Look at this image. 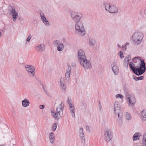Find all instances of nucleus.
Listing matches in <instances>:
<instances>
[{"label": "nucleus", "instance_id": "1", "mask_svg": "<svg viewBox=\"0 0 146 146\" xmlns=\"http://www.w3.org/2000/svg\"><path fill=\"white\" fill-rule=\"evenodd\" d=\"M143 38V35L141 32L136 31L132 35L131 38L133 44L138 46L141 43Z\"/></svg>", "mask_w": 146, "mask_h": 146}, {"label": "nucleus", "instance_id": "2", "mask_svg": "<svg viewBox=\"0 0 146 146\" xmlns=\"http://www.w3.org/2000/svg\"><path fill=\"white\" fill-rule=\"evenodd\" d=\"M64 108V105L61 102L59 106L56 108L55 111H51L52 114L55 119L58 120L61 118L63 116V111Z\"/></svg>", "mask_w": 146, "mask_h": 146}, {"label": "nucleus", "instance_id": "3", "mask_svg": "<svg viewBox=\"0 0 146 146\" xmlns=\"http://www.w3.org/2000/svg\"><path fill=\"white\" fill-rule=\"evenodd\" d=\"M105 10L109 13L116 14L118 12V9L116 5L108 3H104Z\"/></svg>", "mask_w": 146, "mask_h": 146}, {"label": "nucleus", "instance_id": "4", "mask_svg": "<svg viewBox=\"0 0 146 146\" xmlns=\"http://www.w3.org/2000/svg\"><path fill=\"white\" fill-rule=\"evenodd\" d=\"M124 91L128 105L133 106L136 102L134 95H130L129 93V91L127 89H124Z\"/></svg>", "mask_w": 146, "mask_h": 146}, {"label": "nucleus", "instance_id": "5", "mask_svg": "<svg viewBox=\"0 0 146 146\" xmlns=\"http://www.w3.org/2000/svg\"><path fill=\"white\" fill-rule=\"evenodd\" d=\"M75 29V33L81 36L84 35L86 33L83 23L82 21L76 23Z\"/></svg>", "mask_w": 146, "mask_h": 146}, {"label": "nucleus", "instance_id": "6", "mask_svg": "<svg viewBox=\"0 0 146 146\" xmlns=\"http://www.w3.org/2000/svg\"><path fill=\"white\" fill-rule=\"evenodd\" d=\"M137 70L138 76L141 75L144 73L146 70L145 63L143 60H141L140 67L137 68Z\"/></svg>", "mask_w": 146, "mask_h": 146}, {"label": "nucleus", "instance_id": "7", "mask_svg": "<svg viewBox=\"0 0 146 146\" xmlns=\"http://www.w3.org/2000/svg\"><path fill=\"white\" fill-rule=\"evenodd\" d=\"M82 16L83 15L81 13H78L75 12H71V17L76 23L81 22L80 20Z\"/></svg>", "mask_w": 146, "mask_h": 146}, {"label": "nucleus", "instance_id": "8", "mask_svg": "<svg viewBox=\"0 0 146 146\" xmlns=\"http://www.w3.org/2000/svg\"><path fill=\"white\" fill-rule=\"evenodd\" d=\"M113 137L111 130L109 129H105V133L104 135V138L105 141L108 143L111 139Z\"/></svg>", "mask_w": 146, "mask_h": 146}, {"label": "nucleus", "instance_id": "9", "mask_svg": "<svg viewBox=\"0 0 146 146\" xmlns=\"http://www.w3.org/2000/svg\"><path fill=\"white\" fill-rule=\"evenodd\" d=\"M81 65L86 69H90L92 67V65L89 60L87 58L80 62Z\"/></svg>", "mask_w": 146, "mask_h": 146}, {"label": "nucleus", "instance_id": "10", "mask_svg": "<svg viewBox=\"0 0 146 146\" xmlns=\"http://www.w3.org/2000/svg\"><path fill=\"white\" fill-rule=\"evenodd\" d=\"M78 60L79 62L86 58L85 53L83 50H79L78 51Z\"/></svg>", "mask_w": 146, "mask_h": 146}, {"label": "nucleus", "instance_id": "11", "mask_svg": "<svg viewBox=\"0 0 146 146\" xmlns=\"http://www.w3.org/2000/svg\"><path fill=\"white\" fill-rule=\"evenodd\" d=\"M113 110L114 114H117L118 113L122 112V108L119 102L115 101L113 104Z\"/></svg>", "mask_w": 146, "mask_h": 146}, {"label": "nucleus", "instance_id": "12", "mask_svg": "<svg viewBox=\"0 0 146 146\" xmlns=\"http://www.w3.org/2000/svg\"><path fill=\"white\" fill-rule=\"evenodd\" d=\"M25 69L29 75L32 77L34 76L35 71V69L34 67L32 65H28L26 66Z\"/></svg>", "mask_w": 146, "mask_h": 146}, {"label": "nucleus", "instance_id": "13", "mask_svg": "<svg viewBox=\"0 0 146 146\" xmlns=\"http://www.w3.org/2000/svg\"><path fill=\"white\" fill-rule=\"evenodd\" d=\"M11 9L9 12L13 17V21L15 22L18 17V14L14 7L11 6Z\"/></svg>", "mask_w": 146, "mask_h": 146}, {"label": "nucleus", "instance_id": "14", "mask_svg": "<svg viewBox=\"0 0 146 146\" xmlns=\"http://www.w3.org/2000/svg\"><path fill=\"white\" fill-rule=\"evenodd\" d=\"M60 80V89L62 92H65L66 88V86L65 84L64 83V78H61Z\"/></svg>", "mask_w": 146, "mask_h": 146}, {"label": "nucleus", "instance_id": "15", "mask_svg": "<svg viewBox=\"0 0 146 146\" xmlns=\"http://www.w3.org/2000/svg\"><path fill=\"white\" fill-rule=\"evenodd\" d=\"M71 70V67L68 66V68L66 70V72L65 74V79L67 82L69 81Z\"/></svg>", "mask_w": 146, "mask_h": 146}, {"label": "nucleus", "instance_id": "16", "mask_svg": "<svg viewBox=\"0 0 146 146\" xmlns=\"http://www.w3.org/2000/svg\"><path fill=\"white\" fill-rule=\"evenodd\" d=\"M129 66L132 71L136 75L138 76L137 70V68H135V64L132 62H130L129 64Z\"/></svg>", "mask_w": 146, "mask_h": 146}, {"label": "nucleus", "instance_id": "17", "mask_svg": "<svg viewBox=\"0 0 146 146\" xmlns=\"http://www.w3.org/2000/svg\"><path fill=\"white\" fill-rule=\"evenodd\" d=\"M35 48L36 50L39 52L43 51L45 49V46L43 44L37 45L36 46Z\"/></svg>", "mask_w": 146, "mask_h": 146}, {"label": "nucleus", "instance_id": "18", "mask_svg": "<svg viewBox=\"0 0 146 146\" xmlns=\"http://www.w3.org/2000/svg\"><path fill=\"white\" fill-rule=\"evenodd\" d=\"M115 116L116 117L117 116H118L117 120L119 124H121L122 122V113L121 112L118 113L117 114H114Z\"/></svg>", "mask_w": 146, "mask_h": 146}, {"label": "nucleus", "instance_id": "19", "mask_svg": "<svg viewBox=\"0 0 146 146\" xmlns=\"http://www.w3.org/2000/svg\"><path fill=\"white\" fill-rule=\"evenodd\" d=\"M69 106L70 112L72 115V117L73 118H75V110L74 105H73Z\"/></svg>", "mask_w": 146, "mask_h": 146}, {"label": "nucleus", "instance_id": "20", "mask_svg": "<svg viewBox=\"0 0 146 146\" xmlns=\"http://www.w3.org/2000/svg\"><path fill=\"white\" fill-rule=\"evenodd\" d=\"M49 138L50 142L52 144L54 143L55 140V135L53 132H51L49 134Z\"/></svg>", "mask_w": 146, "mask_h": 146}, {"label": "nucleus", "instance_id": "21", "mask_svg": "<svg viewBox=\"0 0 146 146\" xmlns=\"http://www.w3.org/2000/svg\"><path fill=\"white\" fill-rule=\"evenodd\" d=\"M131 59V56L129 55L127 56L124 60L123 65L125 67H127L129 60Z\"/></svg>", "mask_w": 146, "mask_h": 146}, {"label": "nucleus", "instance_id": "22", "mask_svg": "<svg viewBox=\"0 0 146 146\" xmlns=\"http://www.w3.org/2000/svg\"><path fill=\"white\" fill-rule=\"evenodd\" d=\"M30 104L29 100L26 99H25L22 101V106L23 107H27Z\"/></svg>", "mask_w": 146, "mask_h": 146}, {"label": "nucleus", "instance_id": "23", "mask_svg": "<svg viewBox=\"0 0 146 146\" xmlns=\"http://www.w3.org/2000/svg\"><path fill=\"white\" fill-rule=\"evenodd\" d=\"M112 70L115 75H117L119 72V68L117 66L114 65L112 68Z\"/></svg>", "mask_w": 146, "mask_h": 146}, {"label": "nucleus", "instance_id": "24", "mask_svg": "<svg viewBox=\"0 0 146 146\" xmlns=\"http://www.w3.org/2000/svg\"><path fill=\"white\" fill-rule=\"evenodd\" d=\"M141 117L143 120L145 121L146 120V110H143L141 111Z\"/></svg>", "mask_w": 146, "mask_h": 146}, {"label": "nucleus", "instance_id": "25", "mask_svg": "<svg viewBox=\"0 0 146 146\" xmlns=\"http://www.w3.org/2000/svg\"><path fill=\"white\" fill-rule=\"evenodd\" d=\"M89 42L90 45L93 46L95 44L96 42L94 39L92 38H90L89 39Z\"/></svg>", "mask_w": 146, "mask_h": 146}, {"label": "nucleus", "instance_id": "26", "mask_svg": "<svg viewBox=\"0 0 146 146\" xmlns=\"http://www.w3.org/2000/svg\"><path fill=\"white\" fill-rule=\"evenodd\" d=\"M64 48V46L63 44L62 43H60L57 46V50L59 51H62Z\"/></svg>", "mask_w": 146, "mask_h": 146}, {"label": "nucleus", "instance_id": "27", "mask_svg": "<svg viewBox=\"0 0 146 146\" xmlns=\"http://www.w3.org/2000/svg\"><path fill=\"white\" fill-rule=\"evenodd\" d=\"M80 108L82 111H84L86 108V104L84 102H82L80 106Z\"/></svg>", "mask_w": 146, "mask_h": 146}, {"label": "nucleus", "instance_id": "28", "mask_svg": "<svg viewBox=\"0 0 146 146\" xmlns=\"http://www.w3.org/2000/svg\"><path fill=\"white\" fill-rule=\"evenodd\" d=\"M139 134L138 133H136L134 135L133 137V141H135L139 139L140 136L139 135Z\"/></svg>", "mask_w": 146, "mask_h": 146}, {"label": "nucleus", "instance_id": "29", "mask_svg": "<svg viewBox=\"0 0 146 146\" xmlns=\"http://www.w3.org/2000/svg\"><path fill=\"white\" fill-rule=\"evenodd\" d=\"M143 146H146V134H144L143 136L142 140Z\"/></svg>", "mask_w": 146, "mask_h": 146}, {"label": "nucleus", "instance_id": "30", "mask_svg": "<svg viewBox=\"0 0 146 146\" xmlns=\"http://www.w3.org/2000/svg\"><path fill=\"white\" fill-rule=\"evenodd\" d=\"M79 136L80 138L81 139V142L82 143H84L85 142V139L84 133L79 134Z\"/></svg>", "mask_w": 146, "mask_h": 146}, {"label": "nucleus", "instance_id": "31", "mask_svg": "<svg viewBox=\"0 0 146 146\" xmlns=\"http://www.w3.org/2000/svg\"><path fill=\"white\" fill-rule=\"evenodd\" d=\"M144 76H141L138 77H133V79L136 81L142 80L144 79Z\"/></svg>", "mask_w": 146, "mask_h": 146}, {"label": "nucleus", "instance_id": "32", "mask_svg": "<svg viewBox=\"0 0 146 146\" xmlns=\"http://www.w3.org/2000/svg\"><path fill=\"white\" fill-rule=\"evenodd\" d=\"M40 15L43 22H44L47 19L43 13H40Z\"/></svg>", "mask_w": 146, "mask_h": 146}, {"label": "nucleus", "instance_id": "33", "mask_svg": "<svg viewBox=\"0 0 146 146\" xmlns=\"http://www.w3.org/2000/svg\"><path fill=\"white\" fill-rule=\"evenodd\" d=\"M126 119L128 120H129L131 119V115L128 112H126L125 114Z\"/></svg>", "mask_w": 146, "mask_h": 146}, {"label": "nucleus", "instance_id": "34", "mask_svg": "<svg viewBox=\"0 0 146 146\" xmlns=\"http://www.w3.org/2000/svg\"><path fill=\"white\" fill-rule=\"evenodd\" d=\"M60 41L58 40H55L53 41V44L54 45L57 46L60 44Z\"/></svg>", "mask_w": 146, "mask_h": 146}, {"label": "nucleus", "instance_id": "35", "mask_svg": "<svg viewBox=\"0 0 146 146\" xmlns=\"http://www.w3.org/2000/svg\"><path fill=\"white\" fill-rule=\"evenodd\" d=\"M57 127V125H56V123H54L52 125V130L54 131L56 129Z\"/></svg>", "mask_w": 146, "mask_h": 146}, {"label": "nucleus", "instance_id": "36", "mask_svg": "<svg viewBox=\"0 0 146 146\" xmlns=\"http://www.w3.org/2000/svg\"><path fill=\"white\" fill-rule=\"evenodd\" d=\"M67 103L69 105V106H72L73 104H71V100L70 98H68V99L67 101Z\"/></svg>", "mask_w": 146, "mask_h": 146}, {"label": "nucleus", "instance_id": "37", "mask_svg": "<svg viewBox=\"0 0 146 146\" xmlns=\"http://www.w3.org/2000/svg\"><path fill=\"white\" fill-rule=\"evenodd\" d=\"M123 52L121 51H120L118 52L119 55L120 56V58H123L124 56H123Z\"/></svg>", "mask_w": 146, "mask_h": 146}, {"label": "nucleus", "instance_id": "38", "mask_svg": "<svg viewBox=\"0 0 146 146\" xmlns=\"http://www.w3.org/2000/svg\"><path fill=\"white\" fill-rule=\"evenodd\" d=\"M99 110L101 112H102V106L101 104L100 103V101H99Z\"/></svg>", "mask_w": 146, "mask_h": 146}, {"label": "nucleus", "instance_id": "39", "mask_svg": "<svg viewBox=\"0 0 146 146\" xmlns=\"http://www.w3.org/2000/svg\"><path fill=\"white\" fill-rule=\"evenodd\" d=\"M116 98H119L121 99H123V96L120 94H117L115 96Z\"/></svg>", "mask_w": 146, "mask_h": 146}, {"label": "nucleus", "instance_id": "40", "mask_svg": "<svg viewBox=\"0 0 146 146\" xmlns=\"http://www.w3.org/2000/svg\"><path fill=\"white\" fill-rule=\"evenodd\" d=\"M44 24L47 26V25H49V22L48 21L47 19L46 20L44 21V22H43Z\"/></svg>", "mask_w": 146, "mask_h": 146}, {"label": "nucleus", "instance_id": "41", "mask_svg": "<svg viewBox=\"0 0 146 146\" xmlns=\"http://www.w3.org/2000/svg\"><path fill=\"white\" fill-rule=\"evenodd\" d=\"M79 134L84 133L83 132V129L82 128L80 127L79 130Z\"/></svg>", "mask_w": 146, "mask_h": 146}, {"label": "nucleus", "instance_id": "42", "mask_svg": "<svg viewBox=\"0 0 146 146\" xmlns=\"http://www.w3.org/2000/svg\"><path fill=\"white\" fill-rule=\"evenodd\" d=\"M31 35H29L28 38L27 39V41L28 42H29L30 40L31 39Z\"/></svg>", "mask_w": 146, "mask_h": 146}, {"label": "nucleus", "instance_id": "43", "mask_svg": "<svg viewBox=\"0 0 146 146\" xmlns=\"http://www.w3.org/2000/svg\"><path fill=\"white\" fill-rule=\"evenodd\" d=\"M132 61L134 63H137V59L136 58V57L134 58L132 60Z\"/></svg>", "mask_w": 146, "mask_h": 146}, {"label": "nucleus", "instance_id": "44", "mask_svg": "<svg viewBox=\"0 0 146 146\" xmlns=\"http://www.w3.org/2000/svg\"><path fill=\"white\" fill-rule=\"evenodd\" d=\"M122 48L123 50H124L125 51L127 49L126 46L125 45H123L122 46Z\"/></svg>", "mask_w": 146, "mask_h": 146}, {"label": "nucleus", "instance_id": "45", "mask_svg": "<svg viewBox=\"0 0 146 146\" xmlns=\"http://www.w3.org/2000/svg\"><path fill=\"white\" fill-rule=\"evenodd\" d=\"M86 129L87 131L90 132V127H89L88 126H87L86 127Z\"/></svg>", "mask_w": 146, "mask_h": 146}, {"label": "nucleus", "instance_id": "46", "mask_svg": "<svg viewBox=\"0 0 146 146\" xmlns=\"http://www.w3.org/2000/svg\"><path fill=\"white\" fill-rule=\"evenodd\" d=\"M44 105H40L39 106L40 108L41 109H42L44 108Z\"/></svg>", "mask_w": 146, "mask_h": 146}, {"label": "nucleus", "instance_id": "47", "mask_svg": "<svg viewBox=\"0 0 146 146\" xmlns=\"http://www.w3.org/2000/svg\"><path fill=\"white\" fill-rule=\"evenodd\" d=\"M135 57L137 60H138V61H139V60L141 61V58L140 56H137Z\"/></svg>", "mask_w": 146, "mask_h": 146}, {"label": "nucleus", "instance_id": "48", "mask_svg": "<svg viewBox=\"0 0 146 146\" xmlns=\"http://www.w3.org/2000/svg\"><path fill=\"white\" fill-rule=\"evenodd\" d=\"M129 43L128 42H127L124 45L126 46H127L129 45Z\"/></svg>", "mask_w": 146, "mask_h": 146}, {"label": "nucleus", "instance_id": "49", "mask_svg": "<svg viewBox=\"0 0 146 146\" xmlns=\"http://www.w3.org/2000/svg\"><path fill=\"white\" fill-rule=\"evenodd\" d=\"M43 88L44 90V91L45 92V93L46 94H47V95H48V94L47 93V92L46 91V90H45V89H44V88Z\"/></svg>", "mask_w": 146, "mask_h": 146}, {"label": "nucleus", "instance_id": "50", "mask_svg": "<svg viewBox=\"0 0 146 146\" xmlns=\"http://www.w3.org/2000/svg\"><path fill=\"white\" fill-rule=\"evenodd\" d=\"M117 47L118 48H120L121 47V46L119 44H117Z\"/></svg>", "mask_w": 146, "mask_h": 146}, {"label": "nucleus", "instance_id": "51", "mask_svg": "<svg viewBox=\"0 0 146 146\" xmlns=\"http://www.w3.org/2000/svg\"><path fill=\"white\" fill-rule=\"evenodd\" d=\"M0 146H5V145L3 144H2L1 145H0Z\"/></svg>", "mask_w": 146, "mask_h": 146}, {"label": "nucleus", "instance_id": "52", "mask_svg": "<svg viewBox=\"0 0 146 146\" xmlns=\"http://www.w3.org/2000/svg\"><path fill=\"white\" fill-rule=\"evenodd\" d=\"M1 35H2V34L1 33V32H0V37H1Z\"/></svg>", "mask_w": 146, "mask_h": 146}, {"label": "nucleus", "instance_id": "53", "mask_svg": "<svg viewBox=\"0 0 146 146\" xmlns=\"http://www.w3.org/2000/svg\"><path fill=\"white\" fill-rule=\"evenodd\" d=\"M114 62H115H115H117V61L116 60H115L114 61Z\"/></svg>", "mask_w": 146, "mask_h": 146}, {"label": "nucleus", "instance_id": "54", "mask_svg": "<svg viewBox=\"0 0 146 146\" xmlns=\"http://www.w3.org/2000/svg\"><path fill=\"white\" fill-rule=\"evenodd\" d=\"M144 13H145V14H146V13H145V11H144Z\"/></svg>", "mask_w": 146, "mask_h": 146}]
</instances>
